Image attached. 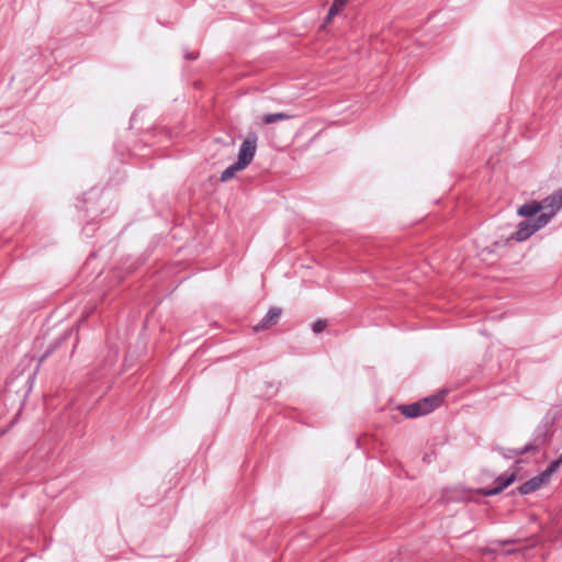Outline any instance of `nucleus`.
Instances as JSON below:
<instances>
[{
	"instance_id": "9",
	"label": "nucleus",
	"mask_w": 562,
	"mask_h": 562,
	"mask_svg": "<svg viewBox=\"0 0 562 562\" xmlns=\"http://www.w3.org/2000/svg\"><path fill=\"white\" fill-rule=\"evenodd\" d=\"M541 213H543L542 204L537 200L527 202L517 209V214L526 220H535Z\"/></svg>"
},
{
	"instance_id": "8",
	"label": "nucleus",
	"mask_w": 562,
	"mask_h": 562,
	"mask_svg": "<svg viewBox=\"0 0 562 562\" xmlns=\"http://www.w3.org/2000/svg\"><path fill=\"white\" fill-rule=\"evenodd\" d=\"M282 315V308L272 306L269 308L267 314L261 318V321L254 326L255 331H263L269 328H271L273 325H276L279 321V318Z\"/></svg>"
},
{
	"instance_id": "2",
	"label": "nucleus",
	"mask_w": 562,
	"mask_h": 562,
	"mask_svg": "<svg viewBox=\"0 0 562 562\" xmlns=\"http://www.w3.org/2000/svg\"><path fill=\"white\" fill-rule=\"evenodd\" d=\"M520 462L521 460L515 462L513 471L497 475L494 480V486L480 487L476 490V493L485 497L496 496L503 493L508 486L520 480L518 475V470L520 469L518 464Z\"/></svg>"
},
{
	"instance_id": "18",
	"label": "nucleus",
	"mask_w": 562,
	"mask_h": 562,
	"mask_svg": "<svg viewBox=\"0 0 562 562\" xmlns=\"http://www.w3.org/2000/svg\"><path fill=\"white\" fill-rule=\"evenodd\" d=\"M552 473L549 471V469H544L543 471H541L539 474L535 475L537 481L539 482V484L542 486L543 484H546L550 477H551Z\"/></svg>"
},
{
	"instance_id": "3",
	"label": "nucleus",
	"mask_w": 562,
	"mask_h": 562,
	"mask_svg": "<svg viewBox=\"0 0 562 562\" xmlns=\"http://www.w3.org/2000/svg\"><path fill=\"white\" fill-rule=\"evenodd\" d=\"M100 194L101 190L99 188H92L88 192L83 193L82 205L80 209L83 210L86 215L91 220H94L100 213H102L101 207L97 206L94 203V200L99 199ZM94 232L95 226L93 221L88 222L82 227V234L88 238L93 237Z\"/></svg>"
},
{
	"instance_id": "5",
	"label": "nucleus",
	"mask_w": 562,
	"mask_h": 562,
	"mask_svg": "<svg viewBox=\"0 0 562 562\" xmlns=\"http://www.w3.org/2000/svg\"><path fill=\"white\" fill-rule=\"evenodd\" d=\"M149 258L148 250L140 256H126L121 259L117 266L113 270V277L117 279V282H122L126 276L136 271L143 266Z\"/></svg>"
},
{
	"instance_id": "13",
	"label": "nucleus",
	"mask_w": 562,
	"mask_h": 562,
	"mask_svg": "<svg viewBox=\"0 0 562 562\" xmlns=\"http://www.w3.org/2000/svg\"><path fill=\"white\" fill-rule=\"evenodd\" d=\"M549 432V423L539 425L532 434V442L539 443V448L546 442Z\"/></svg>"
},
{
	"instance_id": "26",
	"label": "nucleus",
	"mask_w": 562,
	"mask_h": 562,
	"mask_svg": "<svg viewBox=\"0 0 562 562\" xmlns=\"http://www.w3.org/2000/svg\"><path fill=\"white\" fill-rule=\"evenodd\" d=\"M336 1H337V3H340L345 7L350 0H336Z\"/></svg>"
},
{
	"instance_id": "12",
	"label": "nucleus",
	"mask_w": 562,
	"mask_h": 562,
	"mask_svg": "<svg viewBox=\"0 0 562 562\" xmlns=\"http://www.w3.org/2000/svg\"><path fill=\"white\" fill-rule=\"evenodd\" d=\"M246 168L236 160L235 162H233L232 165H229L226 169H224L222 171V173L220 176V181L221 182H227L228 180L234 178V176L237 172L243 171Z\"/></svg>"
},
{
	"instance_id": "23",
	"label": "nucleus",
	"mask_w": 562,
	"mask_h": 562,
	"mask_svg": "<svg viewBox=\"0 0 562 562\" xmlns=\"http://www.w3.org/2000/svg\"><path fill=\"white\" fill-rule=\"evenodd\" d=\"M93 313V307H85V311L82 312L83 318L80 319V323L85 321L86 317H88L90 314Z\"/></svg>"
},
{
	"instance_id": "21",
	"label": "nucleus",
	"mask_w": 562,
	"mask_h": 562,
	"mask_svg": "<svg viewBox=\"0 0 562 562\" xmlns=\"http://www.w3.org/2000/svg\"><path fill=\"white\" fill-rule=\"evenodd\" d=\"M198 56H199V53L188 52V50H186L184 55H183L184 59H187V60H195L198 58Z\"/></svg>"
},
{
	"instance_id": "10",
	"label": "nucleus",
	"mask_w": 562,
	"mask_h": 562,
	"mask_svg": "<svg viewBox=\"0 0 562 562\" xmlns=\"http://www.w3.org/2000/svg\"><path fill=\"white\" fill-rule=\"evenodd\" d=\"M75 333L74 328H69L65 330L63 334H60L58 337L52 341L48 347L46 348L45 352L41 357V361H43L45 358H47L49 355H52L57 348H59L66 340H68Z\"/></svg>"
},
{
	"instance_id": "4",
	"label": "nucleus",
	"mask_w": 562,
	"mask_h": 562,
	"mask_svg": "<svg viewBox=\"0 0 562 562\" xmlns=\"http://www.w3.org/2000/svg\"><path fill=\"white\" fill-rule=\"evenodd\" d=\"M549 222L550 215H538L535 220H524L517 225V231L510 234V238L516 241H525Z\"/></svg>"
},
{
	"instance_id": "6",
	"label": "nucleus",
	"mask_w": 562,
	"mask_h": 562,
	"mask_svg": "<svg viewBox=\"0 0 562 562\" xmlns=\"http://www.w3.org/2000/svg\"><path fill=\"white\" fill-rule=\"evenodd\" d=\"M257 140V134L255 132H248L245 139L243 140L238 148L237 161L245 168H247L251 164L256 155Z\"/></svg>"
},
{
	"instance_id": "11",
	"label": "nucleus",
	"mask_w": 562,
	"mask_h": 562,
	"mask_svg": "<svg viewBox=\"0 0 562 562\" xmlns=\"http://www.w3.org/2000/svg\"><path fill=\"white\" fill-rule=\"evenodd\" d=\"M541 485L537 481L536 476H532L525 483L520 484L516 490L510 491L509 495H514L516 492H518L520 495H528L538 491Z\"/></svg>"
},
{
	"instance_id": "14",
	"label": "nucleus",
	"mask_w": 562,
	"mask_h": 562,
	"mask_svg": "<svg viewBox=\"0 0 562 562\" xmlns=\"http://www.w3.org/2000/svg\"><path fill=\"white\" fill-rule=\"evenodd\" d=\"M292 115L285 113V112H277V113H267L262 116V122L265 124H273L280 121L289 120Z\"/></svg>"
},
{
	"instance_id": "7",
	"label": "nucleus",
	"mask_w": 562,
	"mask_h": 562,
	"mask_svg": "<svg viewBox=\"0 0 562 562\" xmlns=\"http://www.w3.org/2000/svg\"><path fill=\"white\" fill-rule=\"evenodd\" d=\"M542 204V211L549 209V212L541 213L540 215H550V220L562 209V187L543 200L539 201Z\"/></svg>"
},
{
	"instance_id": "28",
	"label": "nucleus",
	"mask_w": 562,
	"mask_h": 562,
	"mask_svg": "<svg viewBox=\"0 0 562 562\" xmlns=\"http://www.w3.org/2000/svg\"><path fill=\"white\" fill-rule=\"evenodd\" d=\"M33 378H34V375H29V376H27V381H30V380H31V379H33Z\"/></svg>"
},
{
	"instance_id": "25",
	"label": "nucleus",
	"mask_w": 562,
	"mask_h": 562,
	"mask_svg": "<svg viewBox=\"0 0 562 562\" xmlns=\"http://www.w3.org/2000/svg\"><path fill=\"white\" fill-rule=\"evenodd\" d=\"M498 542L504 546V544L513 542V540L512 539H505V540H499Z\"/></svg>"
},
{
	"instance_id": "19",
	"label": "nucleus",
	"mask_w": 562,
	"mask_h": 562,
	"mask_svg": "<svg viewBox=\"0 0 562 562\" xmlns=\"http://www.w3.org/2000/svg\"><path fill=\"white\" fill-rule=\"evenodd\" d=\"M342 8H344L342 4L337 3L336 0H333V3H331V5L328 9L327 14H329L333 18H335L341 11Z\"/></svg>"
},
{
	"instance_id": "15",
	"label": "nucleus",
	"mask_w": 562,
	"mask_h": 562,
	"mask_svg": "<svg viewBox=\"0 0 562 562\" xmlns=\"http://www.w3.org/2000/svg\"><path fill=\"white\" fill-rule=\"evenodd\" d=\"M539 443L537 442H528L524 447L519 449H508V452L515 454V456H521L531 451H539Z\"/></svg>"
},
{
	"instance_id": "24",
	"label": "nucleus",
	"mask_w": 562,
	"mask_h": 562,
	"mask_svg": "<svg viewBox=\"0 0 562 562\" xmlns=\"http://www.w3.org/2000/svg\"><path fill=\"white\" fill-rule=\"evenodd\" d=\"M333 19H334V18H333V16H330L329 14H326V16L324 18V24L331 22V21H333Z\"/></svg>"
},
{
	"instance_id": "22",
	"label": "nucleus",
	"mask_w": 562,
	"mask_h": 562,
	"mask_svg": "<svg viewBox=\"0 0 562 562\" xmlns=\"http://www.w3.org/2000/svg\"><path fill=\"white\" fill-rule=\"evenodd\" d=\"M498 452L505 458V459H512L514 457H516L515 454L508 452V449H505V448H499L498 449Z\"/></svg>"
},
{
	"instance_id": "17",
	"label": "nucleus",
	"mask_w": 562,
	"mask_h": 562,
	"mask_svg": "<svg viewBox=\"0 0 562 562\" xmlns=\"http://www.w3.org/2000/svg\"><path fill=\"white\" fill-rule=\"evenodd\" d=\"M327 326V323L325 319H317L315 321L313 324H312V331L314 334H321L324 331V329L326 328Z\"/></svg>"
},
{
	"instance_id": "1",
	"label": "nucleus",
	"mask_w": 562,
	"mask_h": 562,
	"mask_svg": "<svg viewBox=\"0 0 562 562\" xmlns=\"http://www.w3.org/2000/svg\"><path fill=\"white\" fill-rule=\"evenodd\" d=\"M447 394V390H441L437 394L429 395L414 403L400 405L398 411L408 419L428 415L441 405Z\"/></svg>"
},
{
	"instance_id": "20",
	"label": "nucleus",
	"mask_w": 562,
	"mask_h": 562,
	"mask_svg": "<svg viewBox=\"0 0 562 562\" xmlns=\"http://www.w3.org/2000/svg\"><path fill=\"white\" fill-rule=\"evenodd\" d=\"M561 464H562V454L558 459L552 460L547 465V469H549V471L553 474L555 471H558V469L561 467Z\"/></svg>"
},
{
	"instance_id": "16",
	"label": "nucleus",
	"mask_w": 562,
	"mask_h": 562,
	"mask_svg": "<svg viewBox=\"0 0 562 562\" xmlns=\"http://www.w3.org/2000/svg\"><path fill=\"white\" fill-rule=\"evenodd\" d=\"M513 239L510 238V235L507 236V237H504V236H501L498 239H496L492 245H491V249L490 251L491 252H494L496 251L497 248H504L506 247Z\"/></svg>"
},
{
	"instance_id": "27",
	"label": "nucleus",
	"mask_w": 562,
	"mask_h": 562,
	"mask_svg": "<svg viewBox=\"0 0 562 562\" xmlns=\"http://www.w3.org/2000/svg\"><path fill=\"white\" fill-rule=\"evenodd\" d=\"M91 258H95V252H91L87 259V261H89Z\"/></svg>"
}]
</instances>
